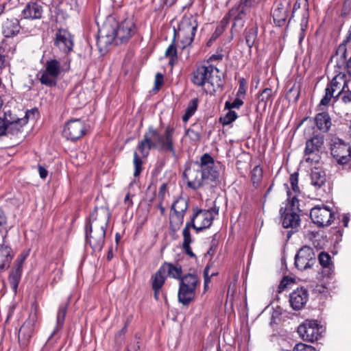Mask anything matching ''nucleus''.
<instances>
[{
	"label": "nucleus",
	"instance_id": "obj_5",
	"mask_svg": "<svg viewBox=\"0 0 351 351\" xmlns=\"http://www.w3.org/2000/svg\"><path fill=\"white\" fill-rule=\"evenodd\" d=\"M252 2L253 0H242L239 3L234 5L223 18L226 19L227 25L230 21H233L232 29L237 31L244 26Z\"/></svg>",
	"mask_w": 351,
	"mask_h": 351
},
{
	"label": "nucleus",
	"instance_id": "obj_50",
	"mask_svg": "<svg viewBox=\"0 0 351 351\" xmlns=\"http://www.w3.org/2000/svg\"><path fill=\"white\" fill-rule=\"evenodd\" d=\"M293 351H317L316 349L309 345L302 343H297L293 349Z\"/></svg>",
	"mask_w": 351,
	"mask_h": 351
},
{
	"label": "nucleus",
	"instance_id": "obj_33",
	"mask_svg": "<svg viewBox=\"0 0 351 351\" xmlns=\"http://www.w3.org/2000/svg\"><path fill=\"white\" fill-rule=\"evenodd\" d=\"M311 184L317 189L321 188L326 182L325 172L319 168L315 167L311 173Z\"/></svg>",
	"mask_w": 351,
	"mask_h": 351
},
{
	"label": "nucleus",
	"instance_id": "obj_61",
	"mask_svg": "<svg viewBox=\"0 0 351 351\" xmlns=\"http://www.w3.org/2000/svg\"><path fill=\"white\" fill-rule=\"evenodd\" d=\"M95 47L96 48L95 50L99 51L101 56L105 55L108 51V45H95Z\"/></svg>",
	"mask_w": 351,
	"mask_h": 351
},
{
	"label": "nucleus",
	"instance_id": "obj_39",
	"mask_svg": "<svg viewBox=\"0 0 351 351\" xmlns=\"http://www.w3.org/2000/svg\"><path fill=\"white\" fill-rule=\"evenodd\" d=\"M133 164L134 167V176L138 177L143 171V161L137 152H134Z\"/></svg>",
	"mask_w": 351,
	"mask_h": 351
},
{
	"label": "nucleus",
	"instance_id": "obj_52",
	"mask_svg": "<svg viewBox=\"0 0 351 351\" xmlns=\"http://www.w3.org/2000/svg\"><path fill=\"white\" fill-rule=\"evenodd\" d=\"M164 82V76L160 73H157L155 75V86L154 90H159L160 87L162 85Z\"/></svg>",
	"mask_w": 351,
	"mask_h": 351
},
{
	"label": "nucleus",
	"instance_id": "obj_37",
	"mask_svg": "<svg viewBox=\"0 0 351 351\" xmlns=\"http://www.w3.org/2000/svg\"><path fill=\"white\" fill-rule=\"evenodd\" d=\"M198 101H199L197 98H193L189 101L185 113L182 116V121L184 122H187L189 119L195 114L197 109Z\"/></svg>",
	"mask_w": 351,
	"mask_h": 351
},
{
	"label": "nucleus",
	"instance_id": "obj_53",
	"mask_svg": "<svg viewBox=\"0 0 351 351\" xmlns=\"http://www.w3.org/2000/svg\"><path fill=\"white\" fill-rule=\"evenodd\" d=\"M351 12V0H346L343 5L341 10V16H346Z\"/></svg>",
	"mask_w": 351,
	"mask_h": 351
},
{
	"label": "nucleus",
	"instance_id": "obj_13",
	"mask_svg": "<svg viewBox=\"0 0 351 351\" xmlns=\"http://www.w3.org/2000/svg\"><path fill=\"white\" fill-rule=\"evenodd\" d=\"M315 262L313 249L307 245L302 247L295 256V265L300 270L311 268Z\"/></svg>",
	"mask_w": 351,
	"mask_h": 351
},
{
	"label": "nucleus",
	"instance_id": "obj_30",
	"mask_svg": "<svg viewBox=\"0 0 351 351\" xmlns=\"http://www.w3.org/2000/svg\"><path fill=\"white\" fill-rule=\"evenodd\" d=\"M271 14L276 25L282 27L285 24L287 17V11L285 10L282 3L278 4L277 8L272 11Z\"/></svg>",
	"mask_w": 351,
	"mask_h": 351
},
{
	"label": "nucleus",
	"instance_id": "obj_32",
	"mask_svg": "<svg viewBox=\"0 0 351 351\" xmlns=\"http://www.w3.org/2000/svg\"><path fill=\"white\" fill-rule=\"evenodd\" d=\"M66 311H67L66 305L62 304V305L60 306L58 313H57V316H56V326L53 331L49 336L47 341H49L50 339L52 338V337L53 335H55L58 332H59L62 329L64 322Z\"/></svg>",
	"mask_w": 351,
	"mask_h": 351
},
{
	"label": "nucleus",
	"instance_id": "obj_36",
	"mask_svg": "<svg viewBox=\"0 0 351 351\" xmlns=\"http://www.w3.org/2000/svg\"><path fill=\"white\" fill-rule=\"evenodd\" d=\"M166 278L167 276H165V274H163V272H162L161 269L159 268L152 278V289L156 290L160 289L164 285Z\"/></svg>",
	"mask_w": 351,
	"mask_h": 351
},
{
	"label": "nucleus",
	"instance_id": "obj_11",
	"mask_svg": "<svg viewBox=\"0 0 351 351\" xmlns=\"http://www.w3.org/2000/svg\"><path fill=\"white\" fill-rule=\"evenodd\" d=\"M312 221L319 227L330 225L335 219V213L326 206H317L311 210Z\"/></svg>",
	"mask_w": 351,
	"mask_h": 351
},
{
	"label": "nucleus",
	"instance_id": "obj_58",
	"mask_svg": "<svg viewBox=\"0 0 351 351\" xmlns=\"http://www.w3.org/2000/svg\"><path fill=\"white\" fill-rule=\"evenodd\" d=\"M223 56L221 53H217L216 54H213L207 60V64H210V62L218 61L222 60Z\"/></svg>",
	"mask_w": 351,
	"mask_h": 351
},
{
	"label": "nucleus",
	"instance_id": "obj_31",
	"mask_svg": "<svg viewBox=\"0 0 351 351\" xmlns=\"http://www.w3.org/2000/svg\"><path fill=\"white\" fill-rule=\"evenodd\" d=\"M23 272V267L17 265H14L12 270L11 271L8 280L12 290L16 293L17 291L19 284L21 281V276Z\"/></svg>",
	"mask_w": 351,
	"mask_h": 351
},
{
	"label": "nucleus",
	"instance_id": "obj_59",
	"mask_svg": "<svg viewBox=\"0 0 351 351\" xmlns=\"http://www.w3.org/2000/svg\"><path fill=\"white\" fill-rule=\"evenodd\" d=\"M27 257L26 254H21L15 260L14 264L23 267V263Z\"/></svg>",
	"mask_w": 351,
	"mask_h": 351
},
{
	"label": "nucleus",
	"instance_id": "obj_34",
	"mask_svg": "<svg viewBox=\"0 0 351 351\" xmlns=\"http://www.w3.org/2000/svg\"><path fill=\"white\" fill-rule=\"evenodd\" d=\"M74 36L67 29H60L56 33L55 44H73Z\"/></svg>",
	"mask_w": 351,
	"mask_h": 351
},
{
	"label": "nucleus",
	"instance_id": "obj_49",
	"mask_svg": "<svg viewBox=\"0 0 351 351\" xmlns=\"http://www.w3.org/2000/svg\"><path fill=\"white\" fill-rule=\"evenodd\" d=\"M289 182L291 186L292 190L295 193H299V186H298V173H293L291 174L289 178Z\"/></svg>",
	"mask_w": 351,
	"mask_h": 351
},
{
	"label": "nucleus",
	"instance_id": "obj_12",
	"mask_svg": "<svg viewBox=\"0 0 351 351\" xmlns=\"http://www.w3.org/2000/svg\"><path fill=\"white\" fill-rule=\"evenodd\" d=\"M86 125L81 119H74L66 122L63 130V136L68 140L75 141L86 133Z\"/></svg>",
	"mask_w": 351,
	"mask_h": 351
},
{
	"label": "nucleus",
	"instance_id": "obj_20",
	"mask_svg": "<svg viewBox=\"0 0 351 351\" xmlns=\"http://www.w3.org/2000/svg\"><path fill=\"white\" fill-rule=\"evenodd\" d=\"M38 113L37 108L29 110L25 112V115L23 118H19L16 121L7 124V131L5 136H18L23 132V127L27 123L28 119L31 115Z\"/></svg>",
	"mask_w": 351,
	"mask_h": 351
},
{
	"label": "nucleus",
	"instance_id": "obj_7",
	"mask_svg": "<svg viewBox=\"0 0 351 351\" xmlns=\"http://www.w3.org/2000/svg\"><path fill=\"white\" fill-rule=\"evenodd\" d=\"M330 154L339 165H345L351 160V146L339 138L332 139Z\"/></svg>",
	"mask_w": 351,
	"mask_h": 351
},
{
	"label": "nucleus",
	"instance_id": "obj_25",
	"mask_svg": "<svg viewBox=\"0 0 351 351\" xmlns=\"http://www.w3.org/2000/svg\"><path fill=\"white\" fill-rule=\"evenodd\" d=\"M43 6L37 2L27 3L22 11V16L25 19H40L43 16Z\"/></svg>",
	"mask_w": 351,
	"mask_h": 351
},
{
	"label": "nucleus",
	"instance_id": "obj_54",
	"mask_svg": "<svg viewBox=\"0 0 351 351\" xmlns=\"http://www.w3.org/2000/svg\"><path fill=\"white\" fill-rule=\"evenodd\" d=\"M167 191H168L167 184V183L162 184V185L160 186V187L159 189V191H158V198L162 202H164L165 196V194L167 192Z\"/></svg>",
	"mask_w": 351,
	"mask_h": 351
},
{
	"label": "nucleus",
	"instance_id": "obj_46",
	"mask_svg": "<svg viewBox=\"0 0 351 351\" xmlns=\"http://www.w3.org/2000/svg\"><path fill=\"white\" fill-rule=\"evenodd\" d=\"M195 125L193 128H189L186 130L185 134L193 141H199L201 138V134L195 130Z\"/></svg>",
	"mask_w": 351,
	"mask_h": 351
},
{
	"label": "nucleus",
	"instance_id": "obj_15",
	"mask_svg": "<svg viewBox=\"0 0 351 351\" xmlns=\"http://www.w3.org/2000/svg\"><path fill=\"white\" fill-rule=\"evenodd\" d=\"M117 25L114 20L105 21L102 26L99 28L97 36V44H117Z\"/></svg>",
	"mask_w": 351,
	"mask_h": 351
},
{
	"label": "nucleus",
	"instance_id": "obj_19",
	"mask_svg": "<svg viewBox=\"0 0 351 351\" xmlns=\"http://www.w3.org/2000/svg\"><path fill=\"white\" fill-rule=\"evenodd\" d=\"M324 144V136L322 135H315L311 139L306 142L304 149L306 162H318V156L316 152H319L320 148Z\"/></svg>",
	"mask_w": 351,
	"mask_h": 351
},
{
	"label": "nucleus",
	"instance_id": "obj_42",
	"mask_svg": "<svg viewBox=\"0 0 351 351\" xmlns=\"http://www.w3.org/2000/svg\"><path fill=\"white\" fill-rule=\"evenodd\" d=\"M318 261L320 265L323 268H326L330 269V267L332 265L331 263V257L328 253L325 252H322L318 255Z\"/></svg>",
	"mask_w": 351,
	"mask_h": 351
},
{
	"label": "nucleus",
	"instance_id": "obj_24",
	"mask_svg": "<svg viewBox=\"0 0 351 351\" xmlns=\"http://www.w3.org/2000/svg\"><path fill=\"white\" fill-rule=\"evenodd\" d=\"M192 228L196 230V225L193 221L187 222L185 227L182 230L183 242L182 249L184 253L191 258H196L195 254L193 252L190 244L193 242L191 238L190 228Z\"/></svg>",
	"mask_w": 351,
	"mask_h": 351
},
{
	"label": "nucleus",
	"instance_id": "obj_48",
	"mask_svg": "<svg viewBox=\"0 0 351 351\" xmlns=\"http://www.w3.org/2000/svg\"><path fill=\"white\" fill-rule=\"evenodd\" d=\"M334 97L335 96L333 95L332 88H331V87H326V89H325V95L322 99V100L320 101V105H322V106L328 105L329 101H330L331 98L332 97L334 98Z\"/></svg>",
	"mask_w": 351,
	"mask_h": 351
},
{
	"label": "nucleus",
	"instance_id": "obj_64",
	"mask_svg": "<svg viewBox=\"0 0 351 351\" xmlns=\"http://www.w3.org/2000/svg\"><path fill=\"white\" fill-rule=\"evenodd\" d=\"M341 69L346 70L348 74L351 75V56L348 58V61L347 62L346 65L342 66Z\"/></svg>",
	"mask_w": 351,
	"mask_h": 351
},
{
	"label": "nucleus",
	"instance_id": "obj_63",
	"mask_svg": "<svg viewBox=\"0 0 351 351\" xmlns=\"http://www.w3.org/2000/svg\"><path fill=\"white\" fill-rule=\"evenodd\" d=\"M327 87L332 88L333 93L337 89L339 88V83L337 81L336 77H334L330 82V84L327 86Z\"/></svg>",
	"mask_w": 351,
	"mask_h": 351
},
{
	"label": "nucleus",
	"instance_id": "obj_10",
	"mask_svg": "<svg viewBox=\"0 0 351 351\" xmlns=\"http://www.w3.org/2000/svg\"><path fill=\"white\" fill-rule=\"evenodd\" d=\"M295 203H298V200L295 197H293L291 204L287 205V207H281L280 214L282 219V224L285 228H297L300 226V215L294 210Z\"/></svg>",
	"mask_w": 351,
	"mask_h": 351
},
{
	"label": "nucleus",
	"instance_id": "obj_21",
	"mask_svg": "<svg viewBox=\"0 0 351 351\" xmlns=\"http://www.w3.org/2000/svg\"><path fill=\"white\" fill-rule=\"evenodd\" d=\"M308 293L306 289L301 287L294 290L289 295L290 305L294 310L303 308L308 301Z\"/></svg>",
	"mask_w": 351,
	"mask_h": 351
},
{
	"label": "nucleus",
	"instance_id": "obj_40",
	"mask_svg": "<svg viewBox=\"0 0 351 351\" xmlns=\"http://www.w3.org/2000/svg\"><path fill=\"white\" fill-rule=\"evenodd\" d=\"M238 117L237 113L232 109L228 110V112L223 116L219 118V122L223 125H228L235 121Z\"/></svg>",
	"mask_w": 351,
	"mask_h": 351
},
{
	"label": "nucleus",
	"instance_id": "obj_4",
	"mask_svg": "<svg viewBox=\"0 0 351 351\" xmlns=\"http://www.w3.org/2000/svg\"><path fill=\"white\" fill-rule=\"evenodd\" d=\"M199 284V279L196 274L184 275L179 282L178 302L183 306H188L195 298L196 289Z\"/></svg>",
	"mask_w": 351,
	"mask_h": 351
},
{
	"label": "nucleus",
	"instance_id": "obj_6",
	"mask_svg": "<svg viewBox=\"0 0 351 351\" xmlns=\"http://www.w3.org/2000/svg\"><path fill=\"white\" fill-rule=\"evenodd\" d=\"M197 23L191 17L182 20L176 30H173V39L171 44H175L176 40L181 44H191L193 41L197 31Z\"/></svg>",
	"mask_w": 351,
	"mask_h": 351
},
{
	"label": "nucleus",
	"instance_id": "obj_3",
	"mask_svg": "<svg viewBox=\"0 0 351 351\" xmlns=\"http://www.w3.org/2000/svg\"><path fill=\"white\" fill-rule=\"evenodd\" d=\"M197 163L199 169L190 172L195 178L187 182V186L196 190L205 184L216 185L219 182V172L215 167L214 158L208 153H205Z\"/></svg>",
	"mask_w": 351,
	"mask_h": 351
},
{
	"label": "nucleus",
	"instance_id": "obj_38",
	"mask_svg": "<svg viewBox=\"0 0 351 351\" xmlns=\"http://www.w3.org/2000/svg\"><path fill=\"white\" fill-rule=\"evenodd\" d=\"M227 25L226 19H223L220 23L217 26L215 31L212 34L207 44L215 42L217 38L219 37V36L223 32Z\"/></svg>",
	"mask_w": 351,
	"mask_h": 351
},
{
	"label": "nucleus",
	"instance_id": "obj_47",
	"mask_svg": "<svg viewBox=\"0 0 351 351\" xmlns=\"http://www.w3.org/2000/svg\"><path fill=\"white\" fill-rule=\"evenodd\" d=\"M262 178V169L259 167V166H256L252 171V177L251 180L253 182V184H258Z\"/></svg>",
	"mask_w": 351,
	"mask_h": 351
},
{
	"label": "nucleus",
	"instance_id": "obj_55",
	"mask_svg": "<svg viewBox=\"0 0 351 351\" xmlns=\"http://www.w3.org/2000/svg\"><path fill=\"white\" fill-rule=\"evenodd\" d=\"M289 282H292V280L288 277H284L278 285V291L279 293L282 292L287 287Z\"/></svg>",
	"mask_w": 351,
	"mask_h": 351
},
{
	"label": "nucleus",
	"instance_id": "obj_16",
	"mask_svg": "<svg viewBox=\"0 0 351 351\" xmlns=\"http://www.w3.org/2000/svg\"><path fill=\"white\" fill-rule=\"evenodd\" d=\"M319 327L315 320H305L298 328L300 337L306 341L314 342L319 336Z\"/></svg>",
	"mask_w": 351,
	"mask_h": 351
},
{
	"label": "nucleus",
	"instance_id": "obj_23",
	"mask_svg": "<svg viewBox=\"0 0 351 351\" xmlns=\"http://www.w3.org/2000/svg\"><path fill=\"white\" fill-rule=\"evenodd\" d=\"M14 253L10 245L0 244V273H2L10 266Z\"/></svg>",
	"mask_w": 351,
	"mask_h": 351
},
{
	"label": "nucleus",
	"instance_id": "obj_28",
	"mask_svg": "<svg viewBox=\"0 0 351 351\" xmlns=\"http://www.w3.org/2000/svg\"><path fill=\"white\" fill-rule=\"evenodd\" d=\"M315 121L317 128L324 132H328L332 125L330 117L327 112H322L317 114Z\"/></svg>",
	"mask_w": 351,
	"mask_h": 351
},
{
	"label": "nucleus",
	"instance_id": "obj_41",
	"mask_svg": "<svg viewBox=\"0 0 351 351\" xmlns=\"http://www.w3.org/2000/svg\"><path fill=\"white\" fill-rule=\"evenodd\" d=\"M176 45H169L165 51L166 57L169 58V64L173 66L178 60Z\"/></svg>",
	"mask_w": 351,
	"mask_h": 351
},
{
	"label": "nucleus",
	"instance_id": "obj_9",
	"mask_svg": "<svg viewBox=\"0 0 351 351\" xmlns=\"http://www.w3.org/2000/svg\"><path fill=\"white\" fill-rule=\"evenodd\" d=\"M45 70L41 73L40 82L48 87H53L57 84V79L61 73L60 62L56 59L46 62Z\"/></svg>",
	"mask_w": 351,
	"mask_h": 351
},
{
	"label": "nucleus",
	"instance_id": "obj_27",
	"mask_svg": "<svg viewBox=\"0 0 351 351\" xmlns=\"http://www.w3.org/2000/svg\"><path fill=\"white\" fill-rule=\"evenodd\" d=\"M21 26L17 19H7L2 26V34L5 38H11L19 32Z\"/></svg>",
	"mask_w": 351,
	"mask_h": 351
},
{
	"label": "nucleus",
	"instance_id": "obj_43",
	"mask_svg": "<svg viewBox=\"0 0 351 351\" xmlns=\"http://www.w3.org/2000/svg\"><path fill=\"white\" fill-rule=\"evenodd\" d=\"M335 102L341 101L344 104L351 103V91H344L341 90L338 94L334 97Z\"/></svg>",
	"mask_w": 351,
	"mask_h": 351
},
{
	"label": "nucleus",
	"instance_id": "obj_2",
	"mask_svg": "<svg viewBox=\"0 0 351 351\" xmlns=\"http://www.w3.org/2000/svg\"><path fill=\"white\" fill-rule=\"evenodd\" d=\"M111 214L106 207L95 208L85 226L86 244L93 250V254L100 252L105 243L106 228Z\"/></svg>",
	"mask_w": 351,
	"mask_h": 351
},
{
	"label": "nucleus",
	"instance_id": "obj_44",
	"mask_svg": "<svg viewBox=\"0 0 351 351\" xmlns=\"http://www.w3.org/2000/svg\"><path fill=\"white\" fill-rule=\"evenodd\" d=\"M245 41L247 44H254L257 37L256 28H251L245 33Z\"/></svg>",
	"mask_w": 351,
	"mask_h": 351
},
{
	"label": "nucleus",
	"instance_id": "obj_62",
	"mask_svg": "<svg viewBox=\"0 0 351 351\" xmlns=\"http://www.w3.org/2000/svg\"><path fill=\"white\" fill-rule=\"evenodd\" d=\"M38 173L40 178L42 179H45L48 175L47 170L41 165H38Z\"/></svg>",
	"mask_w": 351,
	"mask_h": 351
},
{
	"label": "nucleus",
	"instance_id": "obj_60",
	"mask_svg": "<svg viewBox=\"0 0 351 351\" xmlns=\"http://www.w3.org/2000/svg\"><path fill=\"white\" fill-rule=\"evenodd\" d=\"M124 204L126 205L127 208H129L133 206V202L131 198L130 193H128L124 199Z\"/></svg>",
	"mask_w": 351,
	"mask_h": 351
},
{
	"label": "nucleus",
	"instance_id": "obj_22",
	"mask_svg": "<svg viewBox=\"0 0 351 351\" xmlns=\"http://www.w3.org/2000/svg\"><path fill=\"white\" fill-rule=\"evenodd\" d=\"M195 219L201 220L199 226H196V232H199L204 229L208 228L212 225L215 217L212 215L210 211L206 210L197 209L194 212L191 221L195 223Z\"/></svg>",
	"mask_w": 351,
	"mask_h": 351
},
{
	"label": "nucleus",
	"instance_id": "obj_56",
	"mask_svg": "<svg viewBox=\"0 0 351 351\" xmlns=\"http://www.w3.org/2000/svg\"><path fill=\"white\" fill-rule=\"evenodd\" d=\"M7 224V217L5 213L0 209V232L3 228V227Z\"/></svg>",
	"mask_w": 351,
	"mask_h": 351
},
{
	"label": "nucleus",
	"instance_id": "obj_51",
	"mask_svg": "<svg viewBox=\"0 0 351 351\" xmlns=\"http://www.w3.org/2000/svg\"><path fill=\"white\" fill-rule=\"evenodd\" d=\"M2 119H4L5 122L7 124H9L10 123H12L19 118L17 117L16 114H12L10 110H8L4 112L3 117H2Z\"/></svg>",
	"mask_w": 351,
	"mask_h": 351
},
{
	"label": "nucleus",
	"instance_id": "obj_18",
	"mask_svg": "<svg viewBox=\"0 0 351 351\" xmlns=\"http://www.w3.org/2000/svg\"><path fill=\"white\" fill-rule=\"evenodd\" d=\"M214 70L218 71V69L212 64L198 66L193 73L192 82L198 86H203L206 83H212L210 79Z\"/></svg>",
	"mask_w": 351,
	"mask_h": 351
},
{
	"label": "nucleus",
	"instance_id": "obj_8",
	"mask_svg": "<svg viewBox=\"0 0 351 351\" xmlns=\"http://www.w3.org/2000/svg\"><path fill=\"white\" fill-rule=\"evenodd\" d=\"M38 319V316L36 311H32L29 317L20 328L18 339L21 348L25 349L29 345Z\"/></svg>",
	"mask_w": 351,
	"mask_h": 351
},
{
	"label": "nucleus",
	"instance_id": "obj_45",
	"mask_svg": "<svg viewBox=\"0 0 351 351\" xmlns=\"http://www.w3.org/2000/svg\"><path fill=\"white\" fill-rule=\"evenodd\" d=\"M243 104V101L241 97L236 96V98L232 102L229 101L225 103V109L230 110L232 108L239 109L240 107Z\"/></svg>",
	"mask_w": 351,
	"mask_h": 351
},
{
	"label": "nucleus",
	"instance_id": "obj_57",
	"mask_svg": "<svg viewBox=\"0 0 351 351\" xmlns=\"http://www.w3.org/2000/svg\"><path fill=\"white\" fill-rule=\"evenodd\" d=\"M7 130V123L5 122L4 119L0 117V136L6 135Z\"/></svg>",
	"mask_w": 351,
	"mask_h": 351
},
{
	"label": "nucleus",
	"instance_id": "obj_29",
	"mask_svg": "<svg viewBox=\"0 0 351 351\" xmlns=\"http://www.w3.org/2000/svg\"><path fill=\"white\" fill-rule=\"evenodd\" d=\"M274 97V94L271 88H265L261 93L258 94V104L257 108H261L265 110L268 103L272 104Z\"/></svg>",
	"mask_w": 351,
	"mask_h": 351
},
{
	"label": "nucleus",
	"instance_id": "obj_26",
	"mask_svg": "<svg viewBox=\"0 0 351 351\" xmlns=\"http://www.w3.org/2000/svg\"><path fill=\"white\" fill-rule=\"evenodd\" d=\"M160 269L167 277L169 276L179 280L182 278V268L178 263L174 265L171 263L165 262Z\"/></svg>",
	"mask_w": 351,
	"mask_h": 351
},
{
	"label": "nucleus",
	"instance_id": "obj_35",
	"mask_svg": "<svg viewBox=\"0 0 351 351\" xmlns=\"http://www.w3.org/2000/svg\"><path fill=\"white\" fill-rule=\"evenodd\" d=\"M346 45H339L336 49L337 66L341 69L348 61Z\"/></svg>",
	"mask_w": 351,
	"mask_h": 351
},
{
	"label": "nucleus",
	"instance_id": "obj_14",
	"mask_svg": "<svg viewBox=\"0 0 351 351\" xmlns=\"http://www.w3.org/2000/svg\"><path fill=\"white\" fill-rule=\"evenodd\" d=\"M188 209V202L183 197H179L173 202L171 210L173 211L175 219L170 221V228L176 232L184 221V217Z\"/></svg>",
	"mask_w": 351,
	"mask_h": 351
},
{
	"label": "nucleus",
	"instance_id": "obj_1",
	"mask_svg": "<svg viewBox=\"0 0 351 351\" xmlns=\"http://www.w3.org/2000/svg\"><path fill=\"white\" fill-rule=\"evenodd\" d=\"M175 128L171 125L165 127L162 134L152 125L149 126L143 135V138L137 145V150L142 158H147L152 149L171 153L173 158H177V152L174 145L173 135Z\"/></svg>",
	"mask_w": 351,
	"mask_h": 351
},
{
	"label": "nucleus",
	"instance_id": "obj_17",
	"mask_svg": "<svg viewBox=\"0 0 351 351\" xmlns=\"http://www.w3.org/2000/svg\"><path fill=\"white\" fill-rule=\"evenodd\" d=\"M137 32L136 26L132 19H127L117 25V44L128 43Z\"/></svg>",
	"mask_w": 351,
	"mask_h": 351
}]
</instances>
